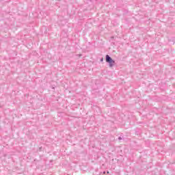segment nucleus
<instances>
[{
  "label": "nucleus",
  "mask_w": 175,
  "mask_h": 175,
  "mask_svg": "<svg viewBox=\"0 0 175 175\" xmlns=\"http://www.w3.org/2000/svg\"><path fill=\"white\" fill-rule=\"evenodd\" d=\"M107 174H109V172H107Z\"/></svg>",
  "instance_id": "39448f33"
},
{
  "label": "nucleus",
  "mask_w": 175,
  "mask_h": 175,
  "mask_svg": "<svg viewBox=\"0 0 175 175\" xmlns=\"http://www.w3.org/2000/svg\"><path fill=\"white\" fill-rule=\"evenodd\" d=\"M103 174H106V172H103Z\"/></svg>",
  "instance_id": "20e7f679"
},
{
  "label": "nucleus",
  "mask_w": 175,
  "mask_h": 175,
  "mask_svg": "<svg viewBox=\"0 0 175 175\" xmlns=\"http://www.w3.org/2000/svg\"><path fill=\"white\" fill-rule=\"evenodd\" d=\"M106 62L109 64V68H113L116 64V61H114L109 55H106Z\"/></svg>",
  "instance_id": "f257e3e1"
},
{
  "label": "nucleus",
  "mask_w": 175,
  "mask_h": 175,
  "mask_svg": "<svg viewBox=\"0 0 175 175\" xmlns=\"http://www.w3.org/2000/svg\"><path fill=\"white\" fill-rule=\"evenodd\" d=\"M103 58H101L100 62H103Z\"/></svg>",
  "instance_id": "7ed1b4c3"
},
{
  "label": "nucleus",
  "mask_w": 175,
  "mask_h": 175,
  "mask_svg": "<svg viewBox=\"0 0 175 175\" xmlns=\"http://www.w3.org/2000/svg\"><path fill=\"white\" fill-rule=\"evenodd\" d=\"M118 140H122V137H118Z\"/></svg>",
  "instance_id": "f03ea898"
}]
</instances>
